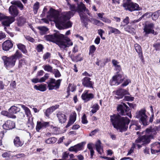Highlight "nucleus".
<instances>
[{"label": "nucleus", "mask_w": 160, "mask_h": 160, "mask_svg": "<svg viewBox=\"0 0 160 160\" xmlns=\"http://www.w3.org/2000/svg\"><path fill=\"white\" fill-rule=\"evenodd\" d=\"M114 92H115V94L117 96H115V98L118 99L122 98L125 95H130L127 90L121 88H119Z\"/></svg>", "instance_id": "obj_13"}, {"label": "nucleus", "mask_w": 160, "mask_h": 160, "mask_svg": "<svg viewBox=\"0 0 160 160\" xmlns=\"http://www.w3.org/2000/svg\"><path fill=\"white\" fill-rule=\"evenodd\" d=\"M17 6L21 10H22L23 9V5L20 1H18Z\"/></svg>", "instance_id": "obj_58"}, {"label": "nucleus", "mask_w": 160, "mask_h": 160, "mask_svg": "<svg viewBox=\"0 0 160 160\" xmlns=\"http://www.w3.org/2000/svg\"><path fill=\"white\" fill-rule=\"evenodd\" d=\"M154 117V113L151 114L149 120L148 121V117L146 114V110L142 109L137 112L136 113V117L139 119L142 123L145 126L148 125L150 122H152Z\"/></svg>", "instance_id": "obj_5"}, {"label": "nucleus", "mask_w": 160, "mask_h": 160, "mask_svg": "<svg viewBox=\"0 0 160 160\" xmlns=\"http://www.w3.org/2000/svg\"><path fill=\"white\" fill-rule=\"evenodd\" d=\"M154 24L153 23H149L145 24L143 28V33H144V36L146 37L148 36L149 34H152L154 35H157L158 33L155 31L154 30Z\"/></svg>", "instance_id": "obj_8"}, {"label": "nucleus", "mask_w": 160, "mask_h": 160, "mask_svg": "<svg viewBox=\"0 0 160 160\" xmlns=\"http://www.w3.org/2000/svg\"><path fill=\"white\" fill-rule=\"evenodd\" d=\"M18 105L21 106L24 110L25 113L28 117H30L31 116V112L28 107L22 104H18Z\"/></svg>", "instance_id": "obj_28"}, {"label": "nucleus", "mask_w": 160, "mask_h": 160, "mask_svg": "<svg viewBox=\"0 0 160 160\" xmlns=\"http://www.w3.org/2000/svg\"><path fill=\"white\" fill-rule=\"evenodd\" d=\"M68 7L69 9L72 12H77V6L76 7L74 4H71L68 3Z\"/></svg>", "instance_id": "obj_33"}, {"label": "nucleus", "mask_w": 160, "mask_h": 160, "mask_svg": "<svg viewBox=\"0 0 160 160\" xmlns=\"http://www.w3.org/2000/svg\"><path fill=\"white\" fill-rule=\"evenodd\" d=\"M50 80L47 82L49 90L57 89L60 86L62 79H59L57 81L55 79L51 78Z\"/></svg>", "instance_id": "obj_11"}, {"label": "nucleus", "mask_w": 160, "mask_h": 160, "mask_svg": "<svg viewBox=\"0 0 160 160\" xmlns=\"http://www.w3.org/2000/svg\"><path fill=\"white\" fill-rule=\"evenodd\" d=\"M110 121L113 127L120 132L126 131L128 128L130 120L127 117H122L118 115L110 116Z\"/></svg>", "instance_id": "obj_3"}, {"label": "nucleus", "mask_w": 160, "mask_h": 160, "mask_svg": "<svg viewBox=\"0 0 160 160\" xmlns=\"http://www.w3.org/2000/svg\"><path fill=\"white\" fill-rule=\"evenodd\" d=\"M69 153L68 152H66L63 153L62 154V158L64 160L68 158Z\"/></svg>", "instance_id": "obj_48"}, {"label": "nucleus", "mask_w": 160, "mask_h": 160, "mask_svg": "<svg viewBox=\"0 0 160 160\" xmlns=\"http://www.w3.org/2000/svg\"><path fill=\"white\" fill-rule=\"evenodd\" d=\"M2 58L4 62V65L7 69H9L14 66L16 62V59L13 57H2Z\"/></svg>", "instance_id": "obj_9"}, {"label": "nucleus", "mask_w": 160, "mask_h": 160, "mask_svg": "<svg viewBox=\"0 0 160 160\" xmlns=\"http://www.w3.org/2000/svg\"><path fill=\"white\" fill-rule=\"evenodd\" d=\"M13 44L11 41L9 40L5 41L2 44V49L4 51H7L12 48Z\"/></svg>", "instance_id": "obj_18"}, {"label": "nucleus", "mask_w": 160, "mask_h": 160, "mask_svg": "<svg viewBox=\"0 0 160 160\" xmlns=\"http://www.w3.org/2000/svg\"><path fill=\"white\" fill-rule=\"evenodd\" d=\"M82 122L83 124H87L88 122L86 116L85 114H84L82 118Z\"/></svg>", "instance_id": "obj_50"}, {"label": "nucleus", "mask_w": 160, "mask_h": 160, "mask_svg": "<svg viewBox=\"0 0 160 160\" xmlns=\"http://www.w3.org/2000/svg\"><path fill=\"white\" fill-rule=\"evenodd\" d=\"M43 48L44 47L41 44H39L38 45L36 48V49L38 52H42Z\"/></svg>", "instance_id": "obj_45"}, {"label": "nucleus", "mask_w": 160, "mask_h": 160, "mask_svg": "<svg viewBox=\"0 0 160 160\" xmlns=\"http://www.w3.org/2000/svg\"><path fill=\"white\" fill-rule=\"evenodd\" d=\"M81 54H78V55L74 56L72 54L70 56V58L74 62H77L78 61H81L82 60V58L80 56Z\"/></svg>", "instance_id": "obj_27"}, {"label": "nucleus", "mask_w": 160, "mask_h": 160, "mask_svg": "<svg viewBox=\"0 0 160 160\" xmlns=\"http://www.w3.org/2000/svg\"><path fill=\"white\" fill-rule=\"evenodd\" d=\"M93 21L94 23L97 25H99L101 24H102V23L100 21L95 19H93Z\"/></svg>", "instance_id": "obj_59"}, {"label": "nucleus", "mask_w": 160, "mask_h": 160, "mask_svg": "<svg viewBox=\"0 0 160 160\" xmlns=\"http://www.w3.org/2000/svg\"><path fill=\"white\" fill-rule=\"evenodd\" d=\"M52 73L54 74L56 78H59L61 76V74L60 72L57 69H54Z\"/></svg>", "instance_id": "obj_43"}, {"label": "nucleus", "mask_w": 160, "mask_h": 160, "mask_svg": "<svg viewBox=\"0 0 160 160\" xmlns=\"http://www.w3.org/2000/svg\"><path fill=\"white\" fill-rule=\"evenodd\" d=\"M2 19L4 20L2 22L3 25L6 26H9L10 25L15 21L14 18L12 17H7L0 13V21Z\"/></svg>", "instance_id": "obj_12"}, {"label": "nucleus", "mask_w": 160, "mask_h": 160, "mask_svg": "<svg viewBox=\"0 0 160 160\" xmlns=\"http://www.w3.org/2000/svg\"><path fill=\"white\" fill-rule=\"evenodd\" d=\"M135 49L136 52L140 54L142 52L141 48L140 45L138 44H135L134 45Z\"/></svg>", "instance_id": "obj_44"}, {"label": "nucleus", "mask_w": 160, "mask_h": 160, "mask_svg": "<svg viewBox=\"0 0 160 160\" xmlns=\"http://www.w3.org/2000/svg\"><path fill=\"white\" fill-rule=\"evenodd\" d=\"M91 79L90 78L85 77L82 79V85L85 87L93 88L94 82L91 81Z\"/></svg>", "instance_id": "obj_14"}, {"label": "nucleus", "mask_w": 160, "mask_h": 160, "mask_svg": "<svg viewBox=\"0 0 160 160\" xmlns=\"http://www.w3.org/2000/svg\"><path fill=\"white\" fill-rule=\"evenodd\" d=\"M83 142L78 143L74 146L71 147L68 149V150L70 152H74L77 153L78 151L82 149L83 147Z\"/></svg>", "instance_id": "obj_19"}, {"label": "nucleus", "mask_w": 160, "mask_h": 160, "mask_svg": "<svg viewBox=\"0 0 160 160\" xmlns=\"http://www.w3.org/2000/svg\"><path fill=\"white\" fill-rule=\"evenodd\" d=\"M20 111V108L15 106H12L8 110L9 112L11 114H16Z\"/></svg>", "instance_id": "obj_22"}, {"label": "nucleus", "mask_w": 160, "mask_h": 160, "mask_svg": "<svg viewBox=\"0 0 160 160\" xmlns=\"http://www.w3.org/2000/svg\"><path fill=\"white\" fill-rule=\"evenodd\" d=\"M153 47L156 51L160 50V43L156 42L153 44Z\"/></svg>", "instance_id": "obj_47"}, {"label": "nucleus", "mask_w": 160, "mask_h": 160, "mask_svg": "<svg viewBox=\"0 0 160 160\" xmlns=\"http://www.w3.org/2000/svg\"><path fill=\"white\" fill-rule=\"evenodd\" d=\"M17 46L18 48L21 50L23 53L26 54L27 53L28 51L26 49V47L24 45L21 43H19L17 44Z\"/></svg>", "instance_id": "obj_32"}, {"label": "nucleus", "mask_w": 160, "mask_h": 160, "mask_svg": "<svg viewBox=\"0 0 160 160\" xmlns=\"http://www.w3.org/2000/svg\"><path fill=\"white\" fill-rule=\"evenodd\" d=\"M88 90H85L81 96L82 99L84 102H87L94 98V95L91 93H88Z\"/></svg>", "instance_id": "obj_15"}, {"label": "nucleus", "mask_w": 160, "mask_h": 160, "mask_svg": "<svg viewBox=\"0 0 160 160\" xmlns=\"http://www.w3.org/2000/svg\"><path fill=\"white\" fill-rule=\"evenodd\" d=\"M151 152L152 154H155L160 152V150H157L155 148H153L151 147Z\"/></svg>", "instance_id": "obj_53"}, {"label": "nucleus", "mask_w": 160, "mask_h": 160, "mask_svg": "<svg viewBox=\"0 0 160 160\" xmlns=\"http://www.w3.org/2000/svg\"><path fill=\"white\" fill-rule=\"evenodd\" d=\"M112 79H115V80H116L120 83H121L124 80V77L122 75L117 73V75L113 77Z\"/></svg>", "instance_id": "obj_25"}, {"label": "nucleus", "mask_w": 160, "mask_h": 160, "mask_svg": "<svg viewBox=\"0 0 160 160\" xmlns=\"http://www.w3.org/2000/svg\"><path fill=\"white\" fill-rule=\"evenodd\" d=\"M125 30L130 33H134V29L131 27L129 25L125 27L124 28Z\"/></svg>", "instance_id": "obj_41"}, {"label": "nucleus", "mask_w": 160, "mask_h": 160, "mask_svg": "<svg viewBox=\"0 0 160 160\" xmlns=\"http://www.w3.org/2000/svg\"><path fill=\"white\" fill-rule=\"evenodd\" d=\"M112 62L113 65L115 67L116 66H118L119 64H118L119 62H118L117 60H116L115 59H113L112 60Z\"/></svg>", "instance_id": "obj_61"}, {"label": "nucleus", "mask_w": 160, "mask_h": 160, "mask_svg": "<svg viewBox=\"0 0 160 160\" xmlns=\"http://www.w3.org/2000/svg\"><path fill=\"white\" fill-rule=\"evenodd\" d=\"M57 140V139L56 138L52 137L46 140L45 142L48 144H51L55 143Z\"/></svg>", "instance_id": "obj_40"}, {"label": "nucleus", "mask_w": 160, "mask_h": 160, "mask_svg": "<svg viewBox=\"0 0 160 160\" xmlns=\"http://www.w3.org/2000/svg\"><path fill=\"white\" fill-rule=\"evenodd\" d=\"M49 122H40L38 121L36 127V130L37 132H39L42 128H46L49 125Z\"/></svg>", "instance_id": "obj_17"}, {"label": "nucleus", "mask_w": 160, "mask_h": 160, "mask_svg": "<svg viewBox=\"0 0 160 160\" xmlns=\"http://www.w3.org/2000/svg\"><path fill=\"white\" fill-rule=\"evenodd\" d=\"M152 12H147L144 14L142 16V18H144L145 16H147V17L148 18H149L151 17H152Z\"/></svg>", "instance_id": "obj_54"}, {"label": "nucleus", "mask_w": 160, "mask_h": 160, "mask_svg": "<svg viewBox=\"0 0 160 160\" xmlns=\"http://www.w3.org/2000/svg\"><path fill=\"white\" fill-rule=\"evenodd\" d=\"M1 114L2 115L6 116L8 117H11V115L9 112H8L7 111H2Z\"/></svg>", "instance_id": "obj_49"}, {"label": "nucleus", "mask_w": 160, "mask_h": 160, "mask_svg": "<svg viewBox=\"0 0 160 160\" xmlns=\"http://www.w3.org/2000/svg\"><path fill=\"white\" fill-rule=\"evenodd\" d=\"M46 86L47 85L46 84H44V85L41 84L38 86L35 85L34 86V88L37 90L43 92L46 90Z\"/></svg>", "instance_id": "obj_29"}, {"label": "nucleus", "mask_w": 160, "mask_h": 160, "mask_svg": "<svg viewBox=\"0 0 160 160\" xmlns=\"http://www.w3.org/2000/svg\"><path fill=\"white\" fill-rule=\"evenodd\" d=\"M25 38L26 40L31 42H33L35 41L34 39L33 38L29 36H25Z\"/></svg>", "instance_id": "obj_55"}, {"label": "nucleus", "mask_w": 160, "mask_h": 160, "mask_svg": "<svg viewBox=\"0 0 160 160\" xmlns=\"http://www.w3.org/2000/svg\"><path fill=\"white\" fill-rule=\"evenodd\" d=\"M120 83L119 82H118L115 79H113L112 81L111 82V84L112 85H118Z\"/></svg>", "instance_id": "obj_56"}, {"label": "nucleus", "mask_w": 160, "mask_h": 160, "mask_svg": "<svg viewBox=\"0 0 160 160\" xmlns=\"http://www.w3.org/2000/svg\"><path fill=\"white\" fill-rule=\"evenodd\" d=\"M44 38L46 41L56 44L62 50L66 51L67 48L73 45L70 38L60 33L58 31L52 34L45 35Z\"/></svg>", "instance_id": "obj_1"}, {"label": "nucleus", "mask_w": 160, "mask_h": 160, "mask_svg": "<svg viewBox=\"0 0 160 160\" xmlns=\"http://www.w3.org/2000/svg\"><path fill=\"white\" fill-rule=\"evenodd\" d=\"M78 50L77 46L75 45L72 49V52L73 53H75L78 52Z\"/></svg>", "instance_id": "obj_64"}, {"label": "nucleus", "mask_w": 160, "mask_h": 160, "mask_svg": "<svg viewBox=\"0 0 160 160\" xmlns=\"http://www.w3.org/2000/svg\"><path fill=\"white\" fill-rule=\"evenodd\" d=\"M98 34L100 35L102 39L103 40L105 39V38L102 37V34L104 32V31L102 29H100L98 30Z\"/></svg>", "instance_id": "obj_51"}, {"label": "nucleus", "mask_w": 160, "mask_h": 160, "mask_svg": "<svg viewBox=\"0 0 160 160\" xmlns=\"http://www.w3.org/2000/svg\"><path fill=\"white\" fill-rule=\"evenodd\" d=\"M75 12L71 11L64 12L61 15H53L56 27L59 29H65L72 26V23L70 21L66 22L73 16Z\"/></svg>", "instance_id": "obj_2"}, {"label": "nucleus", "mask_w": 160, "mask_h": 160, "mask_svg": "<svg viewBox=\"0 0 160 160\" xmlns=\"http://www.w3.org/2000/svg\"><path fill=\"white\" fill-rule=\"evenodd\" d=\"M57 116L59 122L62 123H64L66 121V116L61 112H58L57 114Z\"/></svg>", "instance_id": "obj_20"}, {"label": "nucleus", "mask_w": 160, "mask_h": 160, "mask_svg": "<svg viewBox=\"0 0 160 160\" xmlns=\"http://www.w3.org/2000/svg\"><path fill=\"white\" fill-rule=\"evenodd\" d=\"M122 5L126 10L130 12L140 10L138 4L133 3L131 0H123Z\"/></svg>", "instance_id": "obj_6"}, {"label": "nucleus", "mask_w": 160, "mask_h": 160, "mask_svg": "<svg viewBox=\"0 0 160 160\" xmlns=\"http://www.w3.org/2000/svg\"><path fill=\"white\" fill-rule=\"evenodd\" d=\"M108 28L109 30L108 34H110L112 33L114 34H119L121 33V32L118 29L111 26H108Z\"/></svg>", "instance_id": "obj_23"}, {"label": "nucleus", "mask_w": 160, "mask_h": 160, "mask_svg": "<svg viewBox=\"0 0 160 160\" xmlns=\"http://www.w3.org/2000/svg\"><path fill=\"white\" fill-rule=\"evenodd\" d=\"M51 54L49 52H47L44 54L43 56V58L44 60H46L48 58H50L51 56Z\"/></svg>", "instance_id": "obj_52"}, {"label": "nucleus", "mask_w": 160, "mask_h": 160, "mask_svg": "<svg viewBox=\"0 0 160 160\" xmlns=\"http://www.w3.org/2000/svg\"><path fill=\"white\" fill-rule=\"evenodd\" d=\"M134 98L133 97H131L129 96H125L124 99L127 101H133Z\"/></svg>", "instance_id": "obj_57"}, {"label": "nucleus", "mask_w": 160, "mask_h": 160, "mask_svg": "<svg viewBox=\"0 0 160 160\" xmlns=\"http://www.w3.org/2000/svg\"><path fill=\"white\" fill-rule=\"evenodd\" d=\"M38 28L40 31V33L41 35L44 34L48 30V29L46 27H38Z\"/></svg>", "instance_id": "obj_34"}, {"label": "nucleus", "mask_w": 160, "mask_h": 160, "mask_svg": "<svg viewBox=\"0 0 160 160\" xmlns=\"http://www.w3.org/2000/svg\"><path fill=\"white\" fill-rule=\"evenodd\" d=\"M146 131V133L145 135L138 137L136 140V143H142L143 146H146L150 142L152 139L153 138L152 132L153 131L152 128H147Z\"/></svg>", "instance_id": "obj_4"}, {"label": "nucleus", "mask_w": 160, "mask_h": 160, "mask_svg": "<svg viewBox=\"0 0 160 160\" xmlns=\"http://www.w3.org/2000/svg\"><path fill=\"white\" fill-rule=\"evenodd\" d=\"M91 108L93 109L92 110L91 112L92 113H94L96 112L99 109V106L97 103L93 104Z\"/></svg>", "instance_id": "obj_35"}, {"label": "nucleus", "mask_w": 160, "mask_h": 160, "mask_svg": "<svg viewBox=\"0 0 160 160\" xmlns=\"http://www.w3.org/2000/svg\"><path fill=\"white\" fill-rule=\"evenodd\" d=\"M2 127L4 129L10 130L15 128V124L13 122L8 120L3 125Z\"/></svg>", "instance_id": "obj_16"}, {"label": "nucleus", "mask_w": 160, "mask_h": 160, "mask_svg": "<svg viewBox=\"0 0 160 160\" xmlns=\"http://www.w3.org/2000/svg\"><path fill=\"white\" fill-rule=\"evenodd\" d=\"M101 142L100 141L98 140L97 141V142L95 145L96 150L99 154H102L101 151L102 150V148L101 145Z\"/></svg>", "instance_id": "obj_31"}, {"label": "nucleus", "mask_w": 160, "mask_h": 160, "mask_svg": "<svg viewBox=\"0 0 160 160\" xmlns=\"http://www.w3.org/2000/svg\"><path fill=\"white\" fill-rule=\"evenodd\" d=\"M39 8V3L36 2L33 5V11L35 14L37 13L38 10Z\"/></svg>", "instance_id": "obj_39"}, {"label": "nucleus", "mask_w": 160, "mask_h": 160, "mask_svg": "<svg viewBox=\"0 0 160 160\" xmlns=\"http://www.w3.org/2000/svg\"><path fill=\"white\" fill-rule=\"evenodd\" d=\"M152 20L155 21L157 20L160 15V10H158L154 12H152Z\"/></svg>", "instance_id": "obj_30"}, {"label": "nucleus", "mask_w": 160, "mask_h": 160, "mask_svg": "<svg viewBox=\"0 0 160 160\" xmlns=\"http://www.w3.org/2000/svg\"><path fill=\"white\" fill-rule=\"evenodd\" d=\"M117 110L121 115H127L130 118H132L130 112H128L130 110V108L125 103H122L121 104L118 105L117 107Z\"/></svg>", "instance_id": "obj_7"}, {"label": "nucleus", "mask_w": 160, "mask_h": 160, "mask_svg": "<svg viewBox=\"0 0 160 160\" xmlns=\"http://www.w3.org/2000/svg\"><path fill=\"white\" fill-rule=\"evenodd\" d=\"M18 24L19 26H22L26 22V19L22 17H20L18 20Z\"/></svg>", "instance_id": "obj_36"}, {"label": "nucleus", "mask_w": 160, "mask_h": 160, "mask_svg": "<svg viewBox=\"0 0 160 160\" xmlns=\"http://www.w3.org/2000/svg\"><path fill=\"white\" fill-rule=\"evenodd\" d=\"M133 128L136 130H139L141 128V127L140 125H132Z\"/></svg>", "instance_id": "obj_63"}, {"label": "nucleus", "mask_w": 160, "mask_h": 160, "mask_svg": "<svg viewBox=\"0 0 160 160\" xmlns=\"http://www.w3.org/2000/svg\"><path fill=\"white\" fill-rule=\"evenodd\" d=\"M12 56L13 57L16 59V60L17 58L19 59L22 58V55L20 52L17 50L15 53Z\"/></svg>", "instance_id": "obj_38"}, {"label": "nucleus", "mask_w": 160, "mask_h": 160, "mask_svg": "<svg viewBox=\"0 0 160 160\" xmlns=\"http://www.w3.org/2000/svg\"><path fill=\"white\" fill-rule=\"evenodd\" d=\"M9 11L11 14L14 17L17 16L18 13V11L17 8L13 6H11L9 7Z\"/></svg>", "instance_id": "obj_21"}, {"label": "nucleus", "mask_w": 160, "mask_h": 160, "mask_svg": "<svg viewBox=\"0 0 160 160\" xmlns=\"http://www.w3.org/2000/svg\"><path fill=\"white\" fill-rule=\"evenodd\" d=\"M85 5L82 2L77 4V12L79 13L82 22L84 23L85 19L88 18V16L85 15L84 11L86 9Z\"/></svg>", "instance_id": "obj_10"}, {"label": "nucleus", "mask_w": 160, "mask_h": 160, "mask_svg": "<svg viewBox=\"0 0 160 160\" xmlns=\"http://www.w3.org/2000/svg\"><path fill=\"white\" fill-rule=\"evenodd\" d=\"M56 108L55 106H52L50 108H48L45 112V116L47 117H49L50 115L54 111Z\"/></svg>", "instance_id": "obj_24"}, {"label": "nucleus", "mask_w": 160, "mask_h": 160, "mask_svg": "<svg viewBox=\"0 0 160 160\" xmlns=\"http://www.w3.org/2000/svg\"><path fill=\"white\" fill-rule=\"evenodd\" d=\"M43 68L44 70L48 72H52L53 69L52 67L49 65H46L43 66Z\"/></svg>", "instance_id": "obj_37"}, {"label": "nucleus", "mask_w": 160, "mask_h": 160, "mask_svg": "<svg viewBox=\"0 0 160 160\" xmlns=\"http://www.w3.org/2000/svg\"><path fill=\"white\" fill-rule=\"evenodd\" d=\"M102 21L108 23H110L111 22V20L105 18H103Z\"/></svg>", "instance_id": "obj_62"}, {"label": "nucleus", "mask_w": 160, "mask_h": 160, "mask_svg": "<svg viewBox=\"0 0 160 160\" xmlns=\"http://www.w3.org/2000/svg\"><path fill=\"white\" fill-rule=\"evenodd\" d=\"M10 156V153L9 152H5L2 154V156L3 158H9Z\"/></svg>", "instance_id": "obj_60"}, {"label": "nucleus", "mask_w": 160, "mask_h": 160, "mask_svg": "<svg viewBox=\"0 0 160 160\" xmlns=\"http://www.w3.org/2000/svg\"><path fill=\"white\" fill-rule=\"evenodd\" d=\"M14 145L17 147H21L23 144V142L20 140L19 138L16 137L14 139Z\"/></svg>", "instance_id": "obj_26"}, {"label": "nucleus", "mask_w": 160, "mask_h": 160, "mask_svg": "<svg viewBox=\"0 0 160 160\" xmlns=\"http://www.w3.org/2000/svg\"><path fill=\"white\" fill-rule=\"evenodd\" d=\"M96 49V48L94 45H92V46H91L90 48L89 54L90 55L93 53Z\"/></svg>", "instance_id": "obj_46"}, {"label": "nucleus", "mask_w": 160, "mask_h": 160, "mask_svg": "<svg viewBox=\"0 0 160 160\" xmlns=\"http://www.w3.org/2000/svg\"><path fill=\"white\" fill-rule=\"evenodd\" d=\"M129 18L128 17H126L123 21V23H122L121 25V27H125L129 23Z\"/></svg>", "instance_id": "obj_42"}]
</instances>
